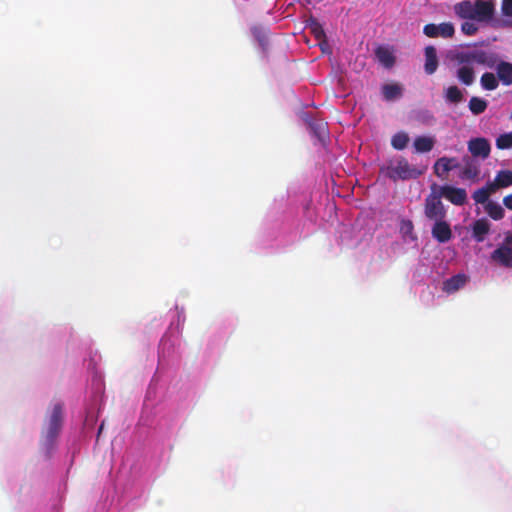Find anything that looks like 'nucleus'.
Returning a JSON list of instances; mask_svg holds the SVG:
<instances>
[{
    "label": "nucleus",
    "mask_w": 512,
    "mask_h": 512,
    "mask_svg": "<svg viewBox=\"0 0 512 512\" xmlns=\"http://www.w3.org/2000/svg\"><path fill=\"white\" fill-rule=\"evenodd\" d=\"M457 16L462 19L489 22L495 13V4L490 0H463L454 6Z\"/></svg>",
    "instance_id": "1"
},
{
    "label": "nucleus",
    "mask_w": 512,
    "mask_h": 512,
    "mask_svg": "<svg viewBox=\"0 0 512 512\" xmlns=\"http://www.w3.org/2000/svg\"><path fill=\"white\" fill-rule=\"evenodd\" d=\"M62 422L63 404L58 402L53 405L42 430V436L47 447L51 446L58 437L62 428Z\"/></svg>",
    "instance_id": "2"
},
{
    "label": "nucleus",
    "mask_w": 512,
    "mask_h": 512,
    "mask_svg": "<svg viewBox=\"0 0 512 512\" xmlns=\"http://www.w3.org/2000/svg\"><path fill=\"white\" fill-rule=\"evenodd\" d=\"M424 170L417 169L411 166L405 158H400L395 165L386 168V176L393 181L416 179L424 173Z\"/></svg>",
    "instance_id": "3"
},
{
    "label": "nucleus",
    "mask_w": 512,
    "mask_h": 512,
    "mask_svg": "<svg viewBox=\"0 0 512 512\" xmlns=\"http://www.w3.org/2000/svg\"><path fill=\"white\" fill-rule=\"evenodd\" d=\"M437 184L433 183L431 185V192L425 198L424 203V214L429 220H440L445 219L446 217V209L441 201V196L436 190Z\"/></svg>",
    "instance_id": "4"
},
{
    "label": "nucleus",
    "mask_w": 512,
    "mask_h": 512,
    "mask_svg": "<svg viewBox=\"0 0 512 512\" xmlns=\"http://www.w3.org/2000/svg\"><path fill=\"white\" fill-rule=\"evenodd\" d=\"M436 190L438 191L441 197H444L452 204L457 206L465 204L467 200V193L466 190L463 188H457L450 185H437Z\"/></svg>",
    "instance_id": "5"
},
{
    "label": "nucleus",
    "mask_w": 512,
    "mask_h": 512,
    "mask_svg": "<svg viewBox=\"0 0 512 512\" xmlns=\"http://www.w3.org/2000/svg\"><path fill=\"white\" fill-rule=\"evenodd\" d=\"M423 33L429 38H451L455 33V29L450 22H443L438 25L429 23L424 26Z\"/></svg>",
    "instance_id": "6"
},
{
    "label": "nucleus",
    "mask_w": 512,
    "mask_h": 512,
    "mask_svg": "<svg viewBox=\"0 0 512 512\" xmlns=\"http://www.w3.org/2000/svg\"><path fill=\"white\" fill-rule=\"evenodd\" d=\"M468 151L473 158L485 160L491 152V145L486 138L477 137L468 141Z\"/></svg>",
    "instance_id": "7"
},
{
    "label": "nucleus",
    "mask_w": 512,
    "mask_h": 512,
    "mask_svg": "<svg viewBox=\"0 0 512 512\" xmlns=\"http://www.w3.org/2000/svg\"><path fill=\"white\" fill-rule=\"evenodd\" d=\"M431 229L432 237L439 243H446L451 240L453 234L450 224L444 219L434 221Z\"/></svg>",
    "instance_id": "8"
},
{
    "label": "nucleus",
    "mask_w": 512,
    "mask_h": 512,
    "mask_svg": "<svg viewBox=\"0 0 512 512\" xmlns=\"http://www.w3.org/2000/svg\"><path fill=\"white\" fill-rule=\"evenodd\" d=\"M459 167V163L454 157H441L434 164V173L440 178H446L448 172Z\"/></svg>",
    "instance_id": "9"
},
{
    "label": "nucleus",
    "mask_w": 512,
    "mask_h": 512,
    "mask_svg": "<svg viewBox=\"0 0 512 512\" xmlns=\"http://www.w3.org/2000/svg\"><path fill=\"white\" fill-rule=\"evenodd\" d=\"M464 166L461 171V178L467 180H476L480 175V164L470 156H464L462 159Z\"/></svg>",
    "instance_id": "10"
},
{
    "label": "nucleus",
    "mask_w": 512,
    "mask_h": 512,
    "mask_svg": "<svg viewBox=\"0 0 512 512\" xmlns=\"http://www.w3.org/2000/svg\"><path fill=\"white\" fill-rule=\"evenodd\" d=\"M491 259L506 268H512V248L500 245L491 254Z\"/></svg>",
    "instance_id": "11"
},
{
    "label": "nucleus",
    "mask_w": 512,
    "mask_h": 512,
    "mask_svg": "<svg viewBox=\"0 0 512 512\" xmlns=\"http://www.w3.org/2000/svg\"><path fill=\"white\" fill-rule=\"evenodd\" d=\"M473 58L475 63L488 68H494L498 62V56L495 53L479 49L474 50Z\"/></svg>",
    "instance_id": "12"
},
{
    "label": "nucleus",
    "mask_w": 512,
    "mask_h": 512,
    "mask_svg": "<svg viewBox=\"0 0 512 512\" xmlns=\"http://www.w3.org/2000/svg\"><path fill=\"white\" fill-rule=\"evenodd\" d=\"M496 192L499 189L507 188L512 186V171L511 170H500L497 172L493 181H489Z\"/></svg>",
    "instance_id": "13"
},
{
    "label": "nucleus",
    "mask_w": 512,
    "mask_h": 512,
    "mask_svg": "<svg viewBox=\"0 0 512 512\" xmlns=\"http://www.w3.org/2000/svg\"><path fill=\"white\" fill-rule=\"evenodd\" d=\"M490 226L491 225L486 218L474 221L472 225V237L479 243L483 242L490 231Z\"/></svg>",
    "instance_id": "14"
},
{
    "label": "nucleus",
    "mask_w": 512,
    "mask_h": 512,
    "mask_svg": "<svg viewBox=\"0 0 512 512\" xmlns=\"http://www.w3.org/2000/svg\"><path fill=\"white\" fill-rule=\"evenodd\" d=\"M425 64L424 70L428 75H432L438 68V57L434 46H427L424 50Z\"/></svg>",
    "instance_id": "15"
},
{
    "label": "nucleus",
    "mask_w": 512,
    "mask_h": 512,
    "mask_svg": "<svg viewBox=\"0 0 512 512\" xmlns=\"http://www.w3.org/2000/svg\"><path fill=\"white\" fill-rule=\"evenodd\" d=\"M307 27L310 29L315 39L319 42L321 49L324 51V46H327V39L323 26L317 19L311 18L307 21Z\"/></svg>",
    "instance_id": "16"
},
{
    "label": "nucleus",
    "mask_w": 512,
    "mask_h": 512,
    "mask_svg": "<svg viewBox=\"0 0 512 512\" xmlns=\"http://www.w3.org/2000/svg\"><path fill=\"white\" fill-rule=\"evenodd\" d=\"M403 90V86L399 83L384 84L381 88L383 98L386 101L400 99L403 96Z\"/></svg>",
    "instance_id": "17"
},
{
    "label": "nucleus",
    "mask_w": 512,
    "mask_h": 512,
    "mask_svg": "<svg viewBox=\"0 0 512 512\" xmlns=\"http://www.w3.org/2000/svg\"><path fill=\"white\" fill-rule=\"evenodd\" d=\"M497 77L503 85L509 86L512 84V63L500 61L496 64Z\"/></svg>",
    "instance_id": "18"
},
{
    "label": "nucleus",
    "mask_w": 512,
    "mask_h": 512,
    "mask_svg": "<svg viewBox=\"0 0 512 512\" xmlns=\"http://www.w3.org/2000/svg\"><path fill=\"white\" fill-rule=\"evenodd\" d=\"M491 187L492 186L489 184V182H487L485 186H483L473 192L472 198L476 204H482L485 206L487 203H489L491 201V200H489V197L492 194L496 193V191Z\"/></svg>",
    "instance_id": "19"
},
{
    "label": "nucleus",
    "mask_w": 512,
    "mask_h": 512,
    "mask_svg": "<svg viewBox=\"0 0 512 512\" xmlns=\"http://www.w3.org/2000/svg\"><path fill=\"white\" fill-rule=\"evenodd\" d=\"M466 276L463 274H457L447 279L443 283V291L446 293H454L462 288L466 283Z\"/></svg>",
    "instance_id": "20"
},
{
    "label": "nucleus",
    "mask_w": 512,
    "mask_h": 512,
    "mask_svg": "<svg viewBox=\"0 0 512 512\" xmlns=\"http://www.w3.org/2000/svg\"><path fill=\"white\" fill-rule=\"evenodd\" d=\"M375 55L378 61L385 67L391 68L395 64V56L393 52L384 46H380L375 50Z\"/></svg>",
    "instance_id": "21"
},
{
    "label": "nucleus",
    "mask_w": 512,
    "mask_h": 512,
    "mask_svg": "<svg viewBox=\"0 0 512 512\" xmlns=\"http://www.w3.org/2000/svg\"><path fill=\"white\" fill-rule=\"evenodd\" d=\"M435 145V140L433 137L429 136H418L415 138L413 142V146L418 153H427L430 152Z\"/></svg>",
    "instance_id": "22"
},
{
    "label": "nucleus",
    "mask_w": 512,
    "mask_h": 512,
    "mask_svg": "<svg viewBox=\"0 0 512 512\" xmlns=\"http://www.w3.org/2000/svg\"><path fill=\"white\" fill-rule=\"evenodd\" d=\"M456 76L458 80L466 86H470L475 80V72L472 66H460Z\"/></svg>",
    "instance_id": "23"
},
{
    "label": "nucleus",
    "mask_w": 512,
    "mask_h": 512,
    "mask_svg": "<svg viewBox=\"0 0 512 512\" xmlns=\"http://www.w3.org/2000/svg\"><path fill=\"white\" fill-rule=\"evenodd\" d=\"M485 212L493 219V220H501L504 218L505 211L500 204L494 201H490L484 206Z\"/></svg>",
    "instance_id": "24"
},
{
    "label": "nucleus",
    "mask_w": 512,
    "mask_h": 512,
    "mask_svg": "<svg viewBox=\"0 0 512 512\" xmlns=\"http://www.w3.org/2000/svg\"><path fill=\"white\" fill-rule=\"evenodd\" d=\"M487 106L486 100L476 96L471 97L468 104L469 110L474 115L482 114L487 109Z\"/></svg>",
    "instance_id": "25"
},
{
    "label": "nucleus",
    "mask_w": 512,
    "mask_h": 512,
    "mask_svg": "<svg viewBox=\"0 0 512 512\" xmlns=\"http://www.w3.org/2000/svg\"><path fill=\"white\" fill-rule=\"evenodd\" d=\"M409 136L406 132H398L391 139V145L396 150H403L409 143Z\"/></svg>",
    "instance_id": "26"
},
{
    "label": "nucleus",
    "mask_w": 512,
    "mask_h": 512,
    "mask_svg": "<svg viewBox=\"0 0 512 512\" xmlns=\"http://www.w3.org/2000/svg\"><path fill=\"white\" fill-rule=\"evenodd\" d=\"M480 83L485 90H495L499 84L497 77L491 72L484 73L481 76Z\"/></svg>",
    "instance_id": "27"
},
{
    "label": "nucleus",
    "mask_w": 512,
    "mask_h": 512,
    "mask_svg": "<svg viewBox=\"0 0 512 512\" xmlns=\"http://www.w3.org/2000/svg\"><path fill=\"white\" fill-rule=\"evenodd\" d=\"M445 99L450 103L457 104L463 100V93L457 86H449L445 90Z\"/></svg>",
    "instance_id": "28"
},
{
    "label": "nucleus",
    "mask_w": 512,
    "mask_h": 512,
    "mask_svg": "<svg viewBox=\"0 0 512 512\" xmlns=\"http://www.w3.org/2000/svg\"><path fill=\"white\" fill-rule=\"evenodd\" d=\"M474 50L471 51H461L457 52L454 56V60L457 62V64L464 66H472V64L475 63L474 61Z\"/></svg>",
    "instance_id": "29"
},
{
    "label": "nucleus",
    "mask_w": 512,
    "mask_h": 512,
    "mask_svg": "<svg viewBox=\"0 0 512 512\" xmlns=\"http://www.w3.org/2000/svg\"><path fill=\"white\" fill-rule=\"evenodd\" d=\"M496 147L500 150L511 148L512 147V132L501 134L496 139Z\"/></svg>",
    "instance_id": "30"
},
{
    "label": "nucleus",
    "mask_w": 512,
    "mask_h": 512,
    "mask_svg": "<svg viewBox=\"0 0 512 512\" xmlns=\"http://www.w3.org/2000/svg\"><path fill=\"white\" fill-rule=\"evenodd\" d=\"M414 226L411 220H402L400 225V231L405 236L413 237Z\"/></svg>",
    "instance_id": "31"
},
{
    "label": "nucleus",
    "mask_w": 512,
    "mask_h": 512,
    "mask_svg": "<svg viewBox=\"0 0 512 512\" xmlns=\"http://www.w3.org/2000/svg\"><path fill=\"white\" fill-rule=\"evenodd\" d=\"M461 30L464 34L471 36L477 32L478 28L474 23L466 21L462 23Z\"/></svg>",
    "instance_id": "32"
},
{
    "label": "nucleus",
    "mask_w": 512,
    "mask_h": 512,
    "mask_svg": "<svg viewBox=\"0 0 512 512\" xmlns=\"http://www.w3.org/2000/svg\"><path fill=\"white\" fill-rule=\"evenodd\" d=\"M501 12L506 17H512V0H502Z\"/></svg>",
    "instance_id": "33"
},
{
    "label": "nucleus",
    "mask_w": 512,
    "mask_h": 512,
    "mask_svg": "<svg viewBox=\"0 0 512 512\" xmlns=\"http://www.w3.org/2000/svg\"><path fill=\"white\" fill-rule=\"evenodd\" d=\"M503 204L507 209L512 210V194L506 195L503 198Z\"/></svg>",
    "instance_id": "34"
},
{
    "label": "nucleus",
    "mask_w": 512,
    "mask_h": 512,
    "mask_svg": "<svg viewBox=\"0 0 512 512\" xmlns=\"http://www.w3.org/2000/svg\"><path fill=\"white\" fill-rule=\"evenodd\" d=\"M503 245H506L508 247L512 246V235H508L505 237Z\"/></svg>",
    "instance_id": "35"
},
{
    "label": "nucleus",
    "mask_w": 512,
    "mask_h": 512,
    "mask_svg": "<svg viewBox=\"0 0 512 512\" xmlns=\"http://www.w3.org/2000/svg\"><path fill=\"white\" fill-rule=\"evenodd\" d=\"M312 128H313L315 131H323V130H324L323 124H317V125H314V126H312Z\"/></svg>",
    "instance_id": "36"
},
{
    "label": "nucleus",
    "mask_w": 512,
    "mask_h": 512,
    "mask_svg": "<svg viewBox=\"0 0 512 512\" xmlns=\"http://www.w3.org/2000/svg\"><path fill=\"white\" fill-rule=\"evenodd\" d=\"M103 429V424L99 427L98 433L100 434Z\"/></svg>",
    "instance_id": "37"
}]
</instances>
